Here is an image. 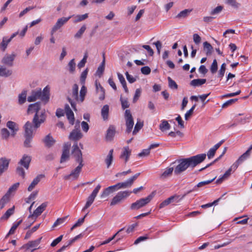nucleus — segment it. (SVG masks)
Instances as JSON below:
<instances>
[{"label":"nucleus","instance_id":"obj_1","mask_svg":"<svg viewBox=\"0 0 252 252\" xmlns=\"http://www.w3.org/2000/svg\"><path fill=\"white\" fill-rule=\"evenodd\" d=\"M206 158V154H201L192 156L189 158H183L179 160V164L174 169L175 174H180L187 170L189 167L193 168L198 164L202 162Z\"/></svg>","mask_w":252,"mask_h":252},{"label":"nucleus","instance_id":"obj_2","mask_svg":"<svg viewBox=\"0 0 252 252\" xmlns=\"http://www.w3.org/2000/svg\"><path fill=\"white\" fill-rule=\"evenodd\" d=\"M40 102H37L33 104H30L28 108V114H32L35 113V115L32 120L34 128L37 129L40 127V125L43 123L46 119V114L45 109L40 110Z\"/></svg>","mask_w":252,"mask_h":252},{"label":"nucleus","instance_id":"obj_3","mask_svg":"<svg viewBox=\"0 0 252 252\" xmlns=\"http://www.w3.org/2000/svg\"><path fill=\"white\" fill-rule=\"evenodd\" d=\"M50 98V88L45 87L42 91L41 89L33 90L32 92L31 95L28 97L29 102H33L37 99H40L44 103L49 101Z\"/></svg>","mask_w":252,"mask_h":252},{"label":"nucleus","instance_id":"obj_4","mask_svg":"<svg viewBox=\"0 0 252 252\" xmlns=\"http://www.w3.org/2000/svg\"><path fill=\"white\" fill-rule=\"evenodd\" d=\"M24 137L25 138L24 142V145L26 148L31 147V143L33 137L34 126L29 121L27 122L24 126Z\"/></svg>","mask_w":252,"mask_h":252},{"label":"nucleus","instance_id":"obj_5","mask_svg":"<svg viewBox=\"0 0 252 252\" xmlns=\"http://www.w3.org/2000/svg\"><path fill=\"white\" fill-rule=\"evenodd\" d=\"M153 197V194H150L145 198H141L134 203H132L130 207L131 210H138L148 204Z\"/></svg>","mask_w":252,"mask_h":252},{"label":"nucleus","instance_id":"obj_6","mask_svg":"<svg viewBox=\"0 0 252 252\" xmlns=\"http://www.w3.org/2000/svg\"><path fill=\"white\" fill-rule=\"evenodd\" d=\"M131 191L125 190L120 191L113 198L110 203L111 206H114L122 202L126 198L128 197Z\"/></svg>","mask_w":252,"mask_h":252},{"label":"nucleus","instance_id":"obj_7","mask_svg":"<svg viewBox=\"0 0 252 252\" xmlns=\"http://www.w3.org/2000/svg\"><path fill=\"white\" fill-rule=\"evenodd\" d=\"M125 118L126 126V132L128 133L131 131L134 125V121L130 111L126 109L125 112Z\"/></svg>","mask_w":252,"mask_h":252},{"label":"nucleus","instance_id":"obj_8","mask_svg":"<svg viewBox=\"0 0 252 252\" xmlns=\"http://www.w3.org/2000/svg\"><path fill=\"white\" fill-rule=\"evenodd\" d=\"M72 155L76 162L83 163L82 153L79 149L77 142H75L72 146Z\"/></svg>","mask_w":252,"mask_h":252},{"label":"nucleus","instance_id":"obj_9","mask_svg":"<svg viewBox=\"0 0 252 252\" xmlns=\"http://www.w3.org/2000/svg\"><path fill=\"white\" fill-rule=\"evenodd\" d=\"M41 239L42 237H40L36 240L33 241H30L28 242L27 244L24 245L21 247V249H26V250H29L30 249H32L31 250V252H32L34 250L39 248L38 246L40 243Z\"/></svg>","mask_w":252,"mask_h":252},{"label":"nucleus","instance_id":"obj_10","mask_svg":"<svg viewBox=\"0 0 252 252\" xmlns=\"http://www.w3.org/2000/svg\"><path fill=\"white\" fill-rule=\"evenodd\" d=\"M72 18V16H69L68 17H62L59 18L55 25L53 26L51 31V34H54V33L59 29H60L63 25L67 22V21Z\"/></svg>","mask_w":252,"mask_h":252},{"label":"nucleus","instance_id":"obj_11","mask_svg":"<svg viewBox=\"0 0 252 252\" xmlns=\"http://www.w3.org/2000/svg\"><path fill=\"white\" fill-rule=\"evenodd\" d=\"M83 137V134L79 129V125L75 126V128L70 132L68 138L73 141H77Z\"/></svg>","mask_w":252,"mask_h":252},{"label":"nucleus","instance_id":"obj_12","mask_svg":"<svg viewBox=\"0 0 252 252\" xmlns=\"http://www.w3.org/2000/svg\"><path fill=\"white\" fill-rule=\"evenodd\" d=\"M16 56V55L14 52L10 55L6 54L2 58L1 63L9 66H12L13 65V62Z\"/></svg>","mask_w":252,"mask_h":252},{"label":"nucleus","instance_id":"obj_13","mask_svg":"<svg viewBox=\"0 0 252 252\" xmlns=\"http://www.w3.org/2000/svg\"><path fill=\"white\" fill-rule=\"evenodd\" d=\"M10 161V159L5 157L0 158V176L8 169Z\"/></svg>","mask_w":252,"mask_h":252},{"label":"nucleus","instance_id":"obj_14","mask_svg":"<svg viewBox=\"0 0 252 252\" xmlns=\"http://www.w3.org/2000/svg\"><path fill=\"white\" fill-rule=\"evenodd\" d=\"M83 166V163H79V165L71 172L70 174L66 178L67 179L69 177H71L74 179H77L79 176Z\"/></svg>","mask_w":252,"mask_h":252},{"label":"nucleus","instance_id":"obj_15","mask_svg":"<svg viewBox=\"0 0 252 252\" xmlns=\"http://www.w3.org/2000/svg\"><path fill=\"white\" fill-rule=\"evenodd\" d=\"M6 126L11 131V135L13 137L19 130L18 125L13 121H8L6 123Z\"/></svg>","mask_w":252,"mask_h":252},{"label":"nucleus","instance_id":"obj_16","mask_svg":"<svg viewBox=\"0 0 252 252\" xmlns=\"http://www.w3.org/2000/svg\"><path fill=\"white\" fill-rule=\"evenodd\" d=\"M31 161V157L27 155H24L22 158L18 162V164L23 166L26 169H28Z\"/></svg>","mask_w":252,"mask_h":252},{"label":"nucleus","instance_id":"obj_17","mask_svg":"<svg viewBox=\"0 0 252 252\" xmlns=\"http://www.w3.org/2000/svg\"><path fill=\"white\" fill-rule=\"evenodd\" d=\"M65 111L66 117L69 122V123L71 125H73L74 123V114L68 104H66L65 106Z\"/></svg>","mask_w":252,"mask_h":252},{"label":"nucleus","instance_id":"obj_18","mask_svg":"<svg viewBox=\"0 0 252 252\" xmlns=\"http://www.w3.org/2000/svg\"><path fill=\"white\" fill-rule=\"evenodd\" d=\"M236 169V168H233V165L232 164L230 167L224 173V174L216 181V183H221L224 180L227 179L229 177L232 171H234Z\"/></svg>","mask_w":252,"mask_h":252},{"label":"nucleus","instance_id":"obj_19","mask_svg":"<svg viewBox=\"0 0 252 252\" xmlns=\"http://www.w3.org/2000/svg\"><path fill=\"white\" fill-rule=\"evenodd\" d=\"M47 202H44L42 203L39 207H38L33 212V214L30 215L29 218H31L35 216L38 217L41 214V213L45 210L47 206Z\"/></svg>","mask_w":252,"mask_h":252},{"label":"nucleus","instance_id":"obj_20","mask_svg":"<svg viewBox=\"0 0 252 252\" xmlns=\"http://www.w3.org/2000/svg\"><path fill=\"white\" fill-rule=\"evenodd\" d=\"M45 175L44 174H39L32 181L31 184L30 185L28 188V190L29 191H31L39 183L40 180L44 178Z\"/></svg>","mask_w":252,"mask_h":252},{"label":"nucleus","instance_id":"obj_21","mask_svg":"<svg viewBox=\"0 0 252 252\" xmlns=\"http://www.w3.org/2000/svg\"><path fill=\"white\" fill-rule=\"evenodd\" d=\"M215 178H216V177L214 178L213 179H212L211 180H207V181H202V182H199L196 186H194L193 187L192 189L188 191L185 194H184L182 198L184 197L186 194H189V193H190V192H191L193 191L197 190V188H201V187H203L204 186H205V185H208V184H210L211 183H212L215 179Z\"/></svg>","mask_w":252,"mask_h":252},{"label":"nucleus","instance_id":"obj_22","mask_svg":"<svg viewBox=\"0 0 252 252\" xmlns=\"http://www.w3.org/2000/svg\"><path fill=\"white\" fill-rule=\"evenodd\" d=\"M250 155L246 152L241 155L233 164V168H237L239 165L242 164L245 160L248 158Z\"/></svg>","mask_w":252,"mask_h":252},{"label":"nucleus","instance_id":"obj_23","mask_svg":"<svg viewBox=\"0 0 252 252\" xmlns=\"http://www.w3.org/2000/svg\"><path fill=\"white\" fill-rule=\"evenodd\" d=\"M42 141L44 142L45 146L48 148H50L53 146L56 142L55 140L54 139L50 134L46 135Z\"/></svg>","mask_w":252,"mask_h":252},{"label":"nucleus","instance_id":"obj_24","mask_svg":"<svg viewBox=\"0 0 252 252\" xmlns=\"http://www.w3.org/2000/svg\"><path fill=\"white\" fill-rule=\"evenodd\" d=\"M223 142V140L220 141L219 143L216 144L215 146H214L213 147L209 150L207 153V157L209 159L212 158L215 156L216 151L220 146Z\"/></svg>","mask_w":252,"mask_h":252},{"label":"nucleus","instance_id":"obj_25","mask_svg":"<svg viewBox=\"0 0 252 252\" xmlns=\"http://www.w3.org/2000/svg\"><path fill=\"white\" fill-rule=\"evenodd\" d=\"M131 154V150L128 146L125 147L123 151L120 155V158H125V163H126L129 159V158Z\"/></svg>","mask_w":252,"mask_h":252},{"label":"nucleus","instance_id":"obj_26","mask_svg":"<svg viewBox=\"0 0 252 252\" xmlns=\"http://www.w3.org/2000/svg\"><path fill=\"white\" fill-rule=\"evenodd\" d=\"M179 196H172L167 199L162 201L159 205V208L161 209L169 205L170 203L173 202L174 200H178Z\"/></svg>","mask_w":252,"mask_h":252},{"label":"nucleus","instance_id":"obj_27","mask_svg":"<svg viewBox=\"0 0 252 252\" xmlns=\"http://www.w3.org/2000/svg\"><path fill=\"white\" fill-rule=\"evenodd\" d=\"M115 134V128L114 126H111L107 131L106 139L107 141H110L113 140Z\"/></svg>","mask_w":252,"mask_h":252},{"label":"nucleus","instance_id":"obj_28","mask_svg":"<svg viewBox=\"0 0 252 252\" xmlns=\"http://www.w3.org/2000/svg\"><path fill=\"white\" fill-rule=\"evenodd\" d=\"M72 17L73 18V22L74 23H77L82 21L85 20L88 17V14L86 13L83 15H71Z\"/></svg>","mask_w":252,"mask_h":252},{"label":"nucleus","instance_id":"obj_29","mask_svg":"<svg viewBox=\"0 0 252 252\" xmlns=\"http://www.w3.org/2000/svg\"><path fill=\"white\" fill-rule=\"evenodd\" d=\"M15 207L13 206L12 208L8 209L6 212L0 218V220H7L14 213Z\"/></svg>","mask_w":252,"mask_h":252},{"label":"nucleus","instance_id":"obj_30","mask_svg":"<svg viewBox=\"0 0 252 252\" xmlns=\"http://www.w3.org/2000/svg\"><path fill=\"white\" fill-rule=\"evenodd\" d=\"M113 149H111L109 151L108 155L105 159V162L106 164L107 168H109L112 164L113 160Z\"/></svg>","mask_w":252,"mask_h":252},{"label":"nucleus","instance_id":"obj_31","mask_svg":"<svg viewBox=\"0 0 252 252\" xmlns=\"http://www.w3.org/2000/svg\"><path fill=\"white\" fill-rule=\"evenodd\" d=\"M109 106L107 104L104 105L101 110V115L103 119L105 121L108 119L109 115Z\"/></svg>","mask_w":252,"mask_h":252},{"label":"nucleus","instance_id":"obj_32","mask_svg":"<svg viewBox=\"0 0 252 252\" xmlns=\"http://www.w3.org/2000/svg\"><path fill=\"white\" fill-rule=\"evenodd\" d=\"M191 9H186L184 10L181 11L179 13H178L175 17L176 18L180 19L183 18H185L188 16V15L191 12Z\"/></svg>","mask_w":252,"mask_h":252},{"label":"nucleus","instance_id":"obj_33","mask_svg":"<svg viewBox=\"0 0 252 252\" xmlns=\"http://www.w3.org/2000/svg\"><path fill=\"white\" fill-rule=\"evenodd\" d=\"M12 71L6 68V67L0 65V76L8 77L12 74Z\"/></svg>","mask_w":252,"mask_h":252},{"label":"nucleus","instance_id":"obj_34","mask_svg":"<svg viewBox=\"0 0 252 252\" xmlns=\"http://www.w3.org/2000/svg\"><path fill=\"white\" fill-rule=\"evenodd\" d=\"M132 184L129 181V179L124 182H120L117 183V186L119 189H124L126 188H129L132 186Z\"/></svg>","mask_w":252,"mask_h":252},{"label":"nucleus","instance_id":"obj_35","mask_svg":"<svg viewBox=\"0 0 252 252\" xmlns=\"http://www.w3.org/2000/svg\"><path fill=\"white\" fill-rule=\"evenodd\" d=\"M206 82L205 79H196L191 81L190 85L194 87L199 86L205 84Z\"/></svg>","mask_w":252,"mask_h":252},{"label":"nucleus","instance_id":"obj_36","mask_svg":"<svg viewBox=\"0 0 252 252\" xmlns=\"http://www.w3.org/2000/svg\"><path fill=\"white\" fill-rule=\"evenodd\" d=\"M87 94V88L85 85H82L81 90L80 91V97H79V101L82 102L85 99V96Z\"/></svg>","mask_w":252,"mask_h":252},{"label":"nucleus","instance_id":"obj_37","mask_svg":"<svg viewBox=\"0 0 252 252\" xmlns=\"http://www.w3.org/2000/svg\"><path fill=\"white\" fill-rule=\"evenodd\" d=\"M68 70L69 73L73 74L75 71L76 63L74 59L71 60L67 64Z\"/></svg>","mask_w":252,"mask_h":252},{"label":"nucleus","instance_id":"obj_38","mask_svg":"<svg viewBox=\"0 0 252 252\" xmlns=\"http://www.w3.org/2000/svg\"><path fill=\"white\" fill-rule=\"evenodd\" d=\"M10 42V39H8L7 37H3L2 42L0 43V48L2 51H4L8 43Z\"/></svg>","mask_w":252,"mask_h":252},{"label":"nucleus","instance_id":"obj_39","mask_svg":"<svg viewBox=\"0 0 252 252\" xmlns=\"http://www.w3.org/2000/svg\"><path fill=\"white\" fill-rule=\"evenodd\" d=\"M174 169L173 167H169L165 169V170L161 174L160 178L161 179H164L170 176L173 171Z\"/></svg>","mask_w":252,"mask_h":252},{"label":"nucleus","instance_id":"obj_40","mask_svg":"<svg viewBox=\"0 0 252 252\" xmlns=\"http://www.w3.org/2000/svg\"><path fill=\"white\" fill-rule=\"evenodd\" d=\"M95 197L90 195L87 198V200L85 206L82 209V211H85L86 209L88 208L94 202Z\"/></svg>","mask_w":252,"mask_h":252},{"label":"nucleus","instance_id":"obj_41","mask_svg":"<svg viewBox=\"0 0 252 252\" xmlns=\"http://www.w3.org/2000/svg\"><path fill=\"white\" fill-rule=\"evenodd\" d=\"M72 96L76 101H79L78 86L76 84H74L73 86Z\"/></svg>","mask_w":252,"mask_h":252},{"label":"nucleus","instance_id":"obj_42","mask_svg":"<svg viewBox=\"0 0 252 252\" xmlns=\"http://www.w3.org/2000/svg\"><path fill=\"white\" fill-rule=\"evenodd\" d=\"M27 92L23 91L18 96V102L20 104H23L26 100Z\"/></svg>","mask_w":252,"mask_h":252},{"label":"nucleus","instance_id":"obj_43","mask_svg":"<svg viewBox=\"0 0 252 252\" xmlns=\"http://www.w3.org/2000/svg\"><path fill=\"white\" fill-rule=\"evenodd\" d=\"M9 201V195L6 193L0 200V209H2Z\"/></svg>","mask_w":252,"mask_h":252},{"label":"nucleus","instance_id":"obj_44","mask_svg":"<svg viewBox=\"0 0 252 252\" xmlns=\"http://www.w3.org/2000/svg\"><path fill=\"white\" fill-rule=\"evenodd\" d=\"M143 126V122H141L140 120H137V122L134 126V130L132 132L133 135L136 134L139 130L142 128Z\"/></svg>","mask_w":252,"mask_h":252},{"label":"nucleus","instance_id":"obj_45","mask_svg":"<svg viewBox=\"0 0 252 252\" xmlns=\"http://www.w3.org/2000/svg\"><path fill=\"white\" fill-rule=\"evenodd\" d=\"M159 128L161 131L168 130L170 128V125L169 124L167 121L163 120L159 125Z\"/></svg>","mask_w":252,"mask_h":252},{"label":"nucleus","instance_id":"obj_46","mask_svg":"<svg viewBox=\"0 0 252 252\" xmlns=\"http://www.w3.org/2000/svg\"><path fill=\"white\" fill-rule=\"evenodd\" d=\"M88 57V53L86 52L85 53L82 60L78 63L77 66L79 69L85 66V63L87 62Z\"/></svg>","mask_w":252,"mask_h":252},{"label":"nucleus","instance_id":"obj_47","mask_svg":"<svg viewBox=\"0 0 252 252\" xmlns=\"http://www.w3.org/2000/svg\"><path fill=\"white\" fill-rule=\"evenodd\" d=\"M68 217V216H66L63 218L58 219L56 220V221L54 222V223L53 224L52 227L54 228L59 225L63 224L66 221V220Z\"/></svg>","mask_w":252,"mask_h":252},{"label":"nucleus","instance_id":"obj_48","mask_svg":"<svg viewBox=\"0 0 252 252\" xmlns=\"http://www.w3.org/2000/svg\"><path fill=\"white\" fill-rule=\"evenodd\" d=\"M86 30V25H83L80 30L76 33V34L74 35V37L77 39L80 38L83 34V33L85 32V30Z\"/></svg>","mask_w":252,"mask_h":252},{"label":"nucleus","instance_id":"obj_49","mask_svg":"<svg viewBox=\"0 0 252 252\" xmlns=\"http://www.w3.org/2000/svg\"><path fill=\"white\" fill-rule=\"evenodd\" d=\"M124 230V228H122L121 229H120L116 234H115L111 238H109L107 240L102 242L100 245H103L107 244L110 242L111 241H112L114 238L116 237L117 235H118L121 232H122L123 230Z\"/></svg>","mask_w":252,"mask_h":252},{"label":"nucleus","instance_id":"obj_50","mask_svg":"<svg viewBox=\"0 0 252 252\" xmlns=\"http://www.w3.org/2000/svg\"><path fill=\"white\" fill-rule=\"evenodd\" d=\"M88 73V69L87 68L82 72L80 76V83L82 85H85Z\"/></svg>","mask_w":252,"mask_h":252},{"label":"nucleus","instance_id":"obj_51","mask_svg":"<svg viewBox=\"0 0 252 252\" xmlns=\"http://www.w3.org/2000/svg\"><path fill=\"white\" fill-rule=\"evenodd\" d=\"M225 69L226 64L225 63H223L221 65L220 69L219 70L218 77L222 78L224 75Z\"/></svg>","mask_w":252,"mask_h":252},{"label":"nucleus","instance_id":"obj_52","mask_svg":"<svg viewBox=\"0 0 252 252\" xmlns=\"http://www.w3.org/2000/svg\"><path fill=\"white\" fill-rule=\"evenodd\" d=\"M168 85L170 88L172 89H178V85L177 83L171 79V77H168Z\"/></svg>","mask_w":252,"mask_h":252},{"label":"nucleus","instance_id":"obj_53","mask_svg":"<svg viewBox=\"0 0 252 252\" xmlns=\"http://www.w3.org/2000/svg\"><path fill=\"white\" fill-rule=\"evenodd\" d=\"M82 236H83V235H82V234H80L77 235L74 238H73L71 239V240H70L66 245H64V246H65L66 248L67 247H68L70 246V245H71L76 240H77L78 239L82 238Z\"/></svg>","mask_w":252,"mask_h":252},{"label":"nucleus","instance_id":"obj_54","mask_svg":"<svg viewBox=\"0 0 252 252\" xmlns=\"http://www.w3.org/2000/svg\"><path fill=\"white\" fill-rule=\"evenodd\" d=\"M1 134L2 139H7L10 135V132L6 128H3L1 130Z\"/></svg>","mask_w":252,"mask_h":252},{"label":"nucleus","instance_id":"obj_55","mask_svg":"<svg viewBox=\"0 0 252 252\" xmlns=\"http://www.w3.org/2000/svg\"><path fill=\"white\" fill-rule=\"evenodd\" d=\"M218 70V64L216 59L213 60L212 64L210 67V70L212 74L215 73Z\"/></svg>","mask_w":252,"mask_h":252},{"label":"nucleus","instance_id":"obj_56","mask_svg":"<svg viewBox=\"0 0 252 252\" xmlns=\"http://www.w3.org/2000/svg\"><path fill=\"white\" fill-rule=\"evenodd\" d=\"M69 158V153L63 152L62 155L61 156L60 162L63 163L65 162L68 160Z\"/></svg>","mask_w":252,"mask_h":252},{"label":"nucleus","instance_id":"obj_57","mask_svg":"<svg viewBox=\"0 0 252 252\" xmlns=\"http://www.w3.org/2000/svg\"><path fill=\"white\" fill-rule=\"evenodd\" d=\"M203 46L204 49H207V54H211L212 50H213V47L212 45L207 41L203 43Z\"/></svg>","mask_w":252,"mask_h":252},{"label":"nucleus","instance_id":"obj_58","mask_svg":"<svg viewBox=\"0 0 252 252\" xmlns=\"http://www.w3.org/2000/svg\"><path fill=\"white\" fill-rule=\"evenodd\" d=\"M16 173L22 177L23 179L25 177V172L24 169L20 166H18L16 168Z\"/></svg>","mask_w":252,"mask_h":252},{"label":"nucleus","instance_id":"obj_59","mask_svg":"<svg viewBox=\"0 0 252 252\" xmlns=\"http://www.w3.org/2000/svg\"><path fill=\"white\" fill-rule=\"evenodd\" d=\"M196 107V104H194L191 108L188 111L185 115V118L186 120H188V118L192 114L193 112Z\"/></svg>","mask_w":252,"mask_h":252},{"label":"nucleus","instance_id":"obj_60","mask_svg":"<svg viewBox=\"0 0 252 252\" xmlns=\"http://www.w3.org/2000/svg\"><path fill=\"white\" fill-rule=\"evenodd\" d=\"M141 93V90L140 89H137L135 91V94L133 98V102H136L139 99Z\"/></svg>","mask_w":252,"mask_h":252},{"label":"nucleus","instance_id":"obj_61","mask_svg":"<svg viewBox=\"0 0 252 252\" xmlns=\"http://www.w3.org/2000/svg\"><path fill=\"white\" fill-rule=\"evenodd\" d=\"M96 93L99 95V99L100 100H103L105 98V90L103 88H101V90L96 91Z\"/></svg>","mask_w":252,"mask_h":252},{"label":"nucleus","instance_id":"obj_62","mask_svg":"<svg viewBox=\"0 0 252 252\" xmlns=\"http://www.w3.org/2000/svg\"><path fill=\"white\" fill-rule=\"evenodd\" d=\"M120 101L121 102L122 108L123 109H125L126 108L129 107V105L127 99H125L122 97H121Z\"/></svg>","mask_w":252,"mask_h":252},{"label":"nucleus","instance_id":"obj_63","mask_svg":"<svg viewBox=\"0 0 252 252\" xmlns=\"http://www.w3.org/2000/svg\"><path fill=\"white\" fill-rule=\"evenodd\" d=\"M226 3L235 8H238L239 6V4L236 2V0H227Z\"/></svg>","mask_w":252,"mask_h":252},{"label":"nucleus","instance_id":"obj_64","mask_svg":"<svg viewBox=\"0 0 252 252\" xmlns=\"http://www.w3.org/2000/svg\"><path fill=\"white\" fill-rule=\"evenodd\" d=\"M149 238L147 234L145 236H140V237H138L137 239L135 240V241L134 242V244L137 245V244H139V243H140L141 242L146 240L148 239Z\"/></svg>","mask_w":252,"mask_h":252}]
</instances>
